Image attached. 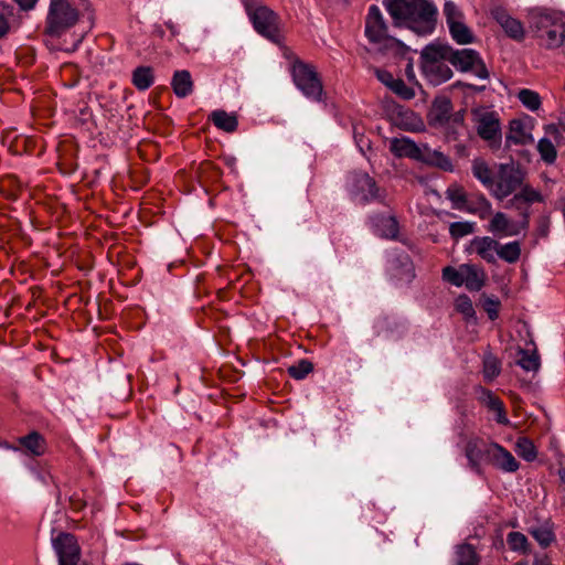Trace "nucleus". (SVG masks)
I'll list each match as a JSON object with an SVG mask.
<instances>
[{"label": "nucleus", "mask_w": 565, "mask_h": 565, "mask_svg": "<svg viewBox=\"0 0 565 565\" xmlns=\"http://www.w3.org/2000/svg\"><path fill=\"white\" fill-rule=\"evenodd\" d=\"M516 364L526 372H539L541 367V358L536 349L525 350L518 349Z\"/></svg>", "instance_id": "obj_26"}, {"label": "nucleus", "mask_w": 565, "mask_h": 565, "mask_svg": "<svg viewBox=\"0 0 565 565\" xmlns=\"http://www.w3.org/2000/svg\"><path fill=\"white\" fill-rule=\"evenodd\" d=\"M448 54L446 45L431 43L425 46L420 53V67L424 76L433 85H439L452 76V71L447 64Z\"/></svg>", "instance_id": "obj_6"}, {"label": "nucleus", "mask_w": 565, "mask_h": 565, "mask_svg": "<svg viewBox=\"0 0 565 565\" xmlns=\"http://www.w3.org/2000/svg\"><path fill=\"white\" fill-rule=\"evenodd\" d=\"M451 111L452 104L450 99L447 97H438L433 103L429 116L435 124L444 125L449 120Z\"/></svg>", "instance_id": "obj_24"}, {"label": "nucleus", "mask_w": 565, "mask_h": 565, "mask_svg": "<svg viewBox=\"0 0 565 565\" xmlns=\"http://www.w3.org/2000/svg\"><path fill=\"white\" fill-rule=\"evenodd\" d=\"M444 14L446 17L447 25L463 19L462 12L452 1H446L444 6Z\"/></svg>", "instance_id": "obj_47"}, {"label": "nucleus", "mask_w": 565, "mask_h": 565, "mask_svg": "<svg viewBox=\"0 0 565 565\" xmlns=\"http://www.w3.org/2000/svg\"><path fill=\"white\" fill-rule=\"evenodd\" d=\"M449 32L451 38L458 44H469L473 42V34L471 30L466 25L462 20L454 21V23L448 24Z\"/></svg>", "instance_id": "obj_31"}, {"label": "nucleus", "mask_w": 565, "mask_h": 565, "mask_svg": "<svg viewBox=\"0 0 565 565\" xmlns=\"http://www.w3.org/2000/svg\"><path fill=\"white\" fill-rule=\"evenodd\" d=\"M401 115L407 119V121L403 122L406 129L415 130L420 124V120L416 117V115L413 111H405L402 113Z\"/></svg>", "instance_id": "obj_50"}, {"label": "nucleus", "mask_w": 565, "mask_h": 565, "mask_svg": "<svg viewBox=\"0 0 565 565\" xmlns=\"http://www.w3.org/2000/svg\"><path fill=\"white\" fill-rule=\"evenodd\" d=\"M515 451L526 461H533L537 455L534 444L526 437L518 438Z\"/></svg>", "instance_id": "obj_38"}, {"label": "nucleus", "mask_w": 565, "mask_h": 565, "mask_svg": "<svg viewBox=\"0 0 565 565\" xmlns=\"http://www.w3.org/2000/svg\"><path fill=\"white\" fill-rule=\"evenodd\" d=\"M19 444L32 456H41L45 452V440L38 431L19 438Z\"/></svg>", "instance_id": "obj_28"}, {"label": "nucleus", "mask_w": 565, "mask_h": 565, "mask_svg": "<svg viewBox=\"0 0 565 565\" xmlns=\"http://www.w3.org/2000/svg\"><path fill=\"white\" fill-rule=\"evenodd\" d=\"M52 546L57 555L58 565H81L82 552L75 535L58 532L52 537Z\"/></svg>", "instance_id": "obj_14"}, {"label": "nucleus", "mask_w": 565, "mask_h": 565, "mask_svg": "<svg viewBox=\"0 0 565 565\" xmlns=\"http://www.w3.org/2000/svg\"><path fill=\"white\" fill-rule=\"evenodd\" d=\"M171 85L174 94L180 98H184L193 92V81L191 74L185 70L177 71L173 74Z\"/></svg>", "instance_id": "obj_23"}, {"label": "nucleus", "mask_w": 565, "mask_h": 565, "mask_svg": "<svg viewBox=\"0 0 565 565\" xmlns=\"http://www.w3.org/2000/svg\"><path fill=\"white\" fill-rule=\"evenodd\" d=\"M495 414V422L500 425L509 426L511 423L507 416L503 402H500L491 409Z\"/></svg>", "instance_id": "obj_48"}, {"label": "nucleus", "mask_w": 565, "mask_h": 565, "mask_svg": "<svg viewBox=\"0 0 565 565\" xmlns=\"http://www.w3.org/2000/svg\"><path fill=\"white\" fill-rule=\"evenodd\" d=\"M520 103L531 111H537L542 106V98L535 90L522 88L518 93Z\"/></svg>", "instance_id": "obj_34"}, {"label": "nucleus", "mask_w": 565, "mask_h": 565, "mask_svg": "<svg viewBox=\"0 0 565 565\" xmlns=\"http://www.w3.org/2000/svg\"><path fill=\"white\" fill-rule=\"evenodd\" d=\"M545 130H546V132H548V134H553V135H557V134H558V129H557V128H556V126H554V125H547V126L545 127Z\"/></svg>", "instance_id": "obj_58"}, {"label": "nucleus", "mask_w": 565, "mask_h": 565, "mask_svg": "<svg viewBox=\"0 0 565 565\" xmlns=\"http://www.w3.org/2000/svg\"><path fill=\"white\" fill-rule=\"evenodd\" d=\"M376 76L381 83H383L388 88L392 86V83L396 79L392 73L383 70L376 71Z\"/></svg>", "instance_id": "obj_51"}, {"label": "nucleus", "mask_w": 565, "mask_h": 565, "mask_svg": "<svg viewBox=\"0 0 565 565\" xmlns=\"http://www.w3.org/2000/svg\"><path fill=\"white\" fill-rule=\"evenodd\" d=\"M372 224L376 233L385 238H396L398 234V223L392 215H375L372 218Z\"/></svg>", "instance_id": "obj_22"}, {"label": "nucleus", "mask_w": 565, "mask_h": 565, "mask_svg": "<svg viewBox=\"0 0 565 565\" xmlns=\"http://www.w3.org/2000/svg\"><path fill=\"white\" fill-rule=\"evenodd\" d=\"M471 170L473 177L491 192L495 178L488 163L482 159H475Z\"/></svg>", "instance_id": "obj_27"}, {"label": "nucleus", "mask_w": 565, "mask_h": 565, "mask_svg": "<svg viewBox=\"0 0 565 565\" xmlns=\"http://www.w3.org/2000/svg\"><path fill=\"white\" fill-rule=\"evenodd\" d=\"M364 34L369 42L385 54L405 56L411 49L390 33L387 22L376 4L369 7Z\"/></svg>", "instance_id": "obj_5"}, {"label": "nucleus", "mask_w": 565, "mask_h": 565, "mask_svg": "<svg viewBox=\"0 0 565 565\" xmlns=\"http://www.w3.org/2000/svg\"><path fill=\"white\" fill-rule=\"evenodd\" d=\"M134 86L139 90H147L154 82L153 70L149 66L137 67L131 75Z\"/></svg>", "instance_id": "obj_30"}, {"label": "nucleus", "mask_w": 565, "mask_h": 565, "mask_svg": "<svg viewBox=\"0 0 565 565\" xmlns=\"http://www.w3.org/2000/svg\"><path fill=\"white\" fill-rule=\"evenodd\" d=\"M499 301L493 299H487L484 302V310L491 320H495L499 315Z\"/></svg>", "instance_id": "obj_49"}, {"label": "nucleus", "mask_w": 565, "mask_h": 565, "mask_svg": "<svg viewBox=\"0 0 565 565\" xmlns=\"http://www.w3.org/2000/svg\"><path fill=\"white\" fill-rule=\"evenodd\" d=\"M68 502L71 508L76 511L82 510L86 505V502L82 499V497H68Z\"/></svg>", "instance_id": "obj_52"}, {"label": "nucleus", "mask_w": 565, "mask_h": 565, "mask_svg": "<svg viewBox=\"0 0 565 565\" xmlns=\"http://www.w3.org/2000/svg\"><path fill=\"white\" fill-rule=\"evenodd\" d=\"M384 6L396 28H407L418 35L431 34L436 28L437 8L433 0H387Z\"/></svg>", "instance_id": "obj_2"}, {"label": "nucleus", "mask_w": 565, "mask_h": 565, "mask_svg": "<svg viewBox=\"0 0 565 565\" xmlns=\"http://www.w3.org/2000/svg\"><path fill=\"white\" fill-rule=\"evenodd\" d=\"M515 565H526V563L518 562Z\"/></svg>", "instance_id": "obj_60"}, {"label": "nucleus", "mask_w": 565, "mask_h": 565, "mask_svg": "<svg viewBox=\"0 0 565 565\" xmlns=\"http://www.w3.org/2000/svg\"><path fill=\"white\" fill-rule=\"evenodd\" d=\"M455 307L458 312H460L466 319H470L475 317V309L472 306V301L466 295L459 296L455 301Z\"/></svg>", "instance_id": "obj_44"}, {"label": "nucleus", "mask_w": 565, "mask_h": 565, "mask_svg": "<svg viewBox=\"0 0 565 565\" xmlns=\"http://www.w3.org/2000/svg\"><path fill=\"white\" fill-rule=\"evenodd\" d=\"M21 9L23 10H30L32 9L38 0H14Z\"/></svg>", "instance_id": "obj_54"}, {"label": "nucleus", "mask_w": 565, "mask_h": 565, "mask_svg": "<svg viewBox=\"0 0 565 565\" xmlns=\"http://www.w3.org/2000/svg\"><path fill=\"white\" fill-rule=\"evenodd\" d=\"M390 89L403 99H412L415 96L413 88L408 87L402 78H396Z\"/></svg>", "instance_id": "obj_46"}, {"label": "nucleus", "mask_w": 565, "mask_h": 565, "mask_svg": "<svg viewBox=\"0 0 565 565\" xmlns=\"http://www.w3.org/2000/svg\"><path fill=\"white\" fill-rule=\"evenodd\" d=\"M292 78L297 88L309 99L320 102L323 94L321 81L316 70L301 61L292 65Z\"/></svg>", "instance_id": "obj_7"}, {"label": "nucleus", "mask_w": 565, "mask_h": 565, "mask_svg": "<svg viewBox=\"0 0 565 565\" xmlns=\"http://www.w3.org/2000/svg\"><path fill=\"white\" fill-rule=\"evenodd\" d=\"M391 152L398 158H411L418 161L422 148L407 137L393 138L390 141Z\"/></svg>", "instance_id": "obj_20"}, {"label": "nucleus", "mask_w": 565, "mask_h": 565, "mask_svg": "<svg viewBox=\"0 0 565 565\" xmlns=\"http://www.w3.org/2000/svg\"><path fill=\"white\" fill-rule=\"evenodd\" d=\"M536 148H537L541 159L545 163L552 164L555 162V160L557 158V150H556L554 143L550 139H547V138L540 139Z\"/></svg>", "instance_id": "obj_36"}, {"label": "nucleus", "mask_w": 565, "mask_h": 565, "mask_svg": "<svg viewBox=\"0 0 565 565\" xmlns=\"http://www.w3.org/2000/svg\"><path fill=\"white\" fill-rule=\"evenodd\" d=\"M558 477H559L561 483L563 486V489L565 491V468H561L558 470Z\"/></svg>", "instance_id": "obj_57"}, {"label": "nucleus", "mask_w": 565, "mask_h": 565, "mask_svg": "<svg viewBox=\"0 0 565 565\" xmlns=\"http://www.w3.org/2000/svg\"><path fill=\"white\" fill-rule=\"evenodd\" d=\"M457 565H478L479 557L470 544H461L457 548Z\"/></svg>", "instance_id": "obj_37"}, {"label": "nucleus", "mask_w": 565, "mask_h": 565, "mask_svg": "<svg viewBox=\"0 0 565 565\" xmlns=\"http://www.w3.org/2000/svg\"><path fill=\"white\" fill-rule=\"evenodd\" d=\"M524 173L513 163H501L491 190V194L499 201L513 196L508 201L507 207L515 210L522 217V227L529 228L531 210L534 203H544V195L530 184H523Z\"/></svg>", "instance_id": "obj_1"}, {"label": "nucleus", "mask_w": 565, "mask_h": 565, "mask_svg": "<svg viewBox=\"0 0 565 565\" xmlns=\"http://www.w3.org/2000/svg\"><path fill=\"white\" fill-rule=\"evenodd\" d=\"M529 30L541 47H565V17L559 12L548 9L531 10Z\"/></svg>", "instance_id": "obj_3"}, {"label": "nucleus", "mask_w": 565, "mask_h": 565, "mask_svg": "<svg viewBox=\"0 0 565 565\" xmlns=\"http://www.w3.org/2000/svg\"><path fill=\"white\" fill-rule=\"evenodd\" d=\"M501 373V363L492 354H487L483 358L482 374L486 382L491 383Z\"/></svg>", "instance_id": "obj_35"}, {"label": "nucleus", "mask_w": 565, "mask_h": 565, "mask_svg": "<svg viewBox=\"0 0 565 565\" xmlns=\"http://www.w3.org/2000/svg\"><path fill=\"white\" fill-rule=\"evenodd\" d=\"M473 250L487 263H494L498 255L499 242L489 236L476 237L471 242Z\"/></svg>", "instance_id": "obj_21"}, {"label": "nucleus", "mask_w": 565, "mask_h": 565, "mask_svg": "<svg viewBox=\"0 0 565 565\" xmlns=\"http://www.w3.org/2000/svg\"><path fill=\"white\" fill-rule=\"evenodd\" d=\"M472 116L478 136L491 147H499L502 135L498 115L486 109H473Z\"/></svg>", "instance_id": "obj_11"}, {"label": "nucleus", "mask_w": 565, "mask_h": 565, "mask_svg": "<svg viewBox=\"0 0 565 565\" xmlns=\"http://www.w3.org/2000/svg\"><path fill=\"white\" fill-rule=\"evenodd\" d=\"M479 394V401L487 406L490 411L495 407L500 402H502L499 397H497L490 390L484 388L482 386H478L476 388Z\"/></svg>", "instance_id": "obj_45"}, {"label": "nucleus", "mask_w": 565, "mask_h": 565, "mask_svg": "<svg viewBox=\"0 0 565 565\" xmlns=\"http://www.w3.org/2000/svg\"><path fill=\"white\" fill-rule=\"evenodd\" d=\"M490 13L509 38L515 41L524 39L525 31L523 24L518 19L511 17L504 8L495 6L491 9Z\"/></svg>", "instance_id": "obj_16"}, {"label": "nucleus", "mask_w": 565, "mask_h": 565, "mask_svg": "<svg viewBox=\"0 0 565 565\" xmlns=\"http://www.w3.org/2000/svg\"><path fill=\"white\" fill-rule=\"evenodd\" d=\"M81 565H88V563L84 561V562H82Z\"/></svg>", "instance_id": "obj_62"}, {"label": "nucleus", "mask_w": 565, "mask_h": 565, "mask_svg": "<svg viewBox=\"0 0 565 565\" xmlns=\"http://www.w3.org/2000/svg\"><path fill=\"white\" fill-rule=\"evenodd\" d=\"M418 161L444 171H452L454 169L452 162L448 156L439 150L430 149L427 146L422 148Z\"/></svg>", "instance_id": "obj_19"}, {"label": "nucleus", "mask_w": 565, "mask_h": 565, "mask_svg": "<svg viewBox=\"0 0 565 565\" xmlns=\"http://www.w3.org/2000/svg\"><path fill=\"white\" fill-rule=\"evenodd\" d=\"M446 198L451 202L452 209L478 214L480 218H486L492 213L491 203L483 194L478 195L473 201L469 200L463 188L458 184L448 186Z\"/></svg>", "instance_id": "obj_8"}, {"label": "nucleus", "mask_w": 565, "mask_h": 565, "mask_svg": "<svg viewBox=\"0 0 565 565\" xmlns=\"http://www.w3.org/2000/svg\"><path fill=\"white\" fill-rule=\"evenodd\" d=\"M342 1H343L344 3H347V2H348V0H342Z\"/></svg>", "instance_id": "obj_63"}, {"label": "nucleus", "mask_w": 565, "mask_h": 565, "mask_svg": "<svg viewBox=\"0 0 565 565\" xmlns=\"http://www.w3.org/2000/svg\"><path fill=\"white\" fill-rule=\"evenodd\" d=\"M533 565H552L550 558L544 555L542 557L536 556Z\"/></svg>", "instance_id": "obj_56"}, {"label": "nucleus", "mask_w": 565, "mask_h": 565, "mask_svg": "<svg viewBox=\"0 0 565 565\" xmlns=\"http://www.w3.org/2000/svg\"><path fill=\"white\" fill-rule=\"evenodd\" d=\"M14 8L9 4H4L0 9V40L4 38L17 23V17Z\"/></svg>", "instance_id": "obj_33"}, {"label": "nucleus", "mask_w": 565, "mask_h": 565, "mask_svg": "<svg viewBox=\"0 0 565 565\" xmlns=\"http://www.w3.org/2000/svg\"><path fill=\"white\" fill-rule=\"evenodd\" d=\"M448 62L460 72H471L477 77L486 79L489 72L479 53L472 49L455 50L446 45Z\"/></svg>", "instance_id": "obj_9"}, {"label": "nucleus", "mask_w": 565, "mask_h": 565, "mask_svg": "<svg viewBox=\"0 0 565 565\" xmlns=\"http://www.w3.org/2000/svg\"><path fill=\"white\" fill-rule=\"evenodd\" d=\"M154 32H156V34H157V35H159L160 38H163V35H164V32H163V30H162V28H161L160 25H157V26L154 28Z\"/></svg>", "instance_id": "obj_59"}, {"label": "nucleus", "mask_w": 565, "mask_h": 565, "mask_svg": "<svg viewBox=\"0 0 565 565\" xmlns=\"http://www.w3.org/2000/svg\"><path fill=\"white\" fill-rule=\"evenodd\" d=\"M248 15L253 22L254 29L274 43L280 42V33L278 30V17L267 7L260 6L255 9L247 8Z\"/></svg>", "instance_id": "obj_13"}, {"label": "nucleus", "mask_w": 565, "mask_h": 565, "mask_svg": "<svg viewBox=\"0 0 565 565\" xmlns=\"http://www.w3.org/2000/svg\"><path fill=\"white\" fill-rule=\"evenodd\" d=\"M347 189L352 200L362 204L381 198L376 182L363 171H353L348 175Z\"/></svg>", "instance_id": "obj_10"}, {"label": "nucleus", "mask_w": 565, "mask_h": 565, "mask_svg": "<svg viewBox=\"0 0 565 565\" xmlns=\"http://www.w3.org/2000/svg\"><path fill=\"white\" fill-rule=\"evenodd\" d=\"M90 11L88 0H50L45 34L60 38Z\"/></svg>", "instance_id": "obj_4"}, {"label": "nucleus", "mask_w": 565, "mask_h": 565, "mask_svg": "<svg viewBox=\"0 0 565 565\" xmlns=\"http://www.w3.org/2000/svg\"><path fill=\"white\" fill-rule=\"evenodd\" d=\"M493 443H488L479 436H470L463 446V454L468 461V468L475 473H483V463L490 462Z\"/></svg>", "instance_id": "obj_12"}, {"label": "nucleus", "mask_w": 565, "mask_h": 565, "mask_svg": "<svg viewBox=\"0 0 565 565\" xmlns=\"http://www.w3.org/2000/svg\"><path fill=\"white\" fill-rule=\"evenodd\" d=\"M497 256L509 264H514L520 259L521 244L518 241L509 242L507 244L499 243Z\"/></svg>", "instance_id": "obj_32"}, {"label": "nucleus", "mask_w": 565, "mask_h": 565, "mask_svg": "<svg viewBox=\"0 0 565 565\" xmlns=\"http://www.w3.org/2000/svg\"><path fill=\"white\" fill-rule=\"evenodd\" d=\"M164 25L171 32L172 36H177L180 33L179 26L172 20L166 21Z\"/></svg>", "instance_id": "obj_55"}, {"label": "nucleus", "mask_w": 565, "mask_h": 565, "mask_svg": "<svg viewBox=\"0 0 565 565\" xmlns=\"http://www.w3.org/2000/svg\"><path fill=\"white\" fill-rule=\"evenodd\" d=\"M507 542L512 551L527 552V539L520 532H510Z\"/></svg>", "instance_id": "obj_42"}, {"label": "nucleus", "mask_w": 565, "mask_h": 565, "mask_svg": "<svg viewBox=\"0 0 565 565\" xmlns=\"http://www.w3.org/2000/svg\"><path fill=\"white\" fill-rule=\"evenodd\" d=\"M530 533L542 547H547L555 540L552 530L545 526L533 529Z\"/></svg>", "instance_id": "obj_43"}, {"label": "nucleus", "mask_w": 565, "mask_h": 565, "mask_svg": "<svg viewBox=\"0 0 565 565\" xmlns=\"http://www.w3.org/2000/svg\"><path fill=\"white\" fill-rule=\"evenodd\" d=\"M313 370V365L308 360H300L288 367L289 375L295 380H303Z\"/></svg>", "instance_id": "obj_40"}, {"label": "nucleus", "mask_w": 565, "mask_h": 565, "mask_svg": "<svg viewBox=\"0 0 565 565\" xmlns=\"http://www.w3.org/2000/svg\"><path fill=\"white\" fill-rule=\"evenodd\" d=\"M405 75L409 82H414L416 79L412 60H409L406 65Z\"/></svg>", "instance_id": "obj_53"}, {"label": "nucleus", "mask_w": 565, "mask_h": 565, "mask_svg": "<svg viewBox=\"0 0 565 565\" xmlns=\"http://www.w3.org/2000/svg\"><path fill=\"white\" fill-rule=\"evenodd\" d=\"M542 233L546 234V228L545 227H542Z\"/></svg>", "instance_id": "obj_61"}, {"label": "nucleus", "mask_w": 565, "mask_h": 565, "mask_svg": "<svg viewBox=\"0 0 565 565\" xmlns=\"http://www.w3.org/2000/svg\"><path fill=\"white\" fill-rule=\"evenodd\" d=\"M521 230H524L522 220L516 224L503 212L494 213L488 225V232L500 237L519 235Z\"/></svg>", "instance_id": "obj_17"}, {"label": "nucleus", "mask_w": 565, "mask_h": 565, "mask_svg": "<svg viewBox=\"0 0 565 565\" xmlns=\"http://www.w3.org/2000/svg\"><path fill=\"white\" fill-rule=\"evenodd\" d=\"M484 271L476 265L463 264V286L471 291L480 290L484 285Z\"/></svg>", "instance_id": "obj_25"}, {"label": "nucleus", "mask_w": 565, "mask_h": 565, "mask_svg": "<svg viewBox=\"0 0 565 565\" xmlns=\"http://www.w3.org/2000/svg\"><path fill=\"white\" fill-rule=\"evenodd\" d=\"M490 462L493 467L504 472H515L519 469V462L515 457L498 443L492 445Z\"/></svg>", "instance_id": "obj_18"}, {"label": "nucleus", "mask_w": 565, "mask_h": 565, "mask_svg": "<svg viewBox=\"0 0 565 565\" xmlns=\"http://www.w3.org/2000/svg\"><path fill=\"white\" fill-rule=\"evenodd\" d=\"M473 230L475 223L471 222H454L449 226V233L456 239L471 234Z\"/></svg>", "instance_id": "obj_41"}, {"label": "nucleus", "mask_w": 565, "mask_h": 565, "mask_svg": "<svg viewBox=\"0 0 565 565\" xmlns=\"http://www.w3.org/2000/svg\"><path fill=\"white\" fill-rule=\"evenodd\" d=\"M443 279L456 287L463 286V265L459 268L447 266L443 269Z\"/></svg>", "instance_id": "obj_39"}, {"label": "nucleus", "mask_w": 565, "mask_h": 565, "mask_svg": "<svg viewBox=\"0 0 565 565\" xmlns=\"http://www.w3.org/2000/svg\"><path fill=\"white\" fill-rule=\"evenodd\" d=\"M210 119L215 127L226 132H234L238 126L237 117L225 110H214L210 115Z\"/></svg>", "instance_id": "obj_29"}, {"label": "nucleus", "mask_w": 565, "mask_h": 565, "mask_svg": "<svg viewBox=\"0 0 565 565\" xmlns=\"http://www.w3.org/2000/svg\"><path fill=\"white\" fill-rule=\"evenodd\" d=\"M533 128L534 119L530 116L511 120L509 125V134L507 135V142L513 145L533 143Z\"/></svg>", "instance_id": "obj_15"}]
</instances>
